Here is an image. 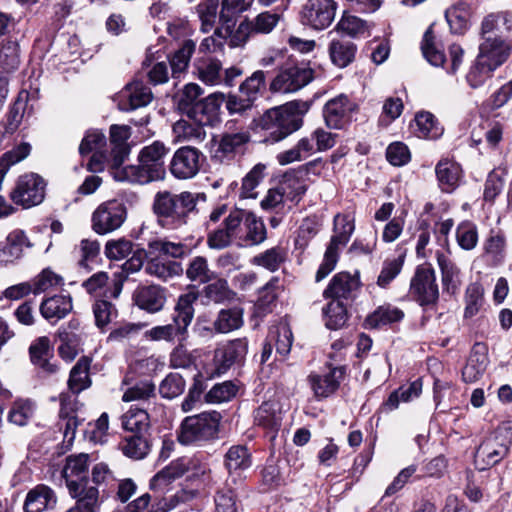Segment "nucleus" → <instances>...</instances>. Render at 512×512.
Returning <instances> with one entry per match:
<instances>
[{
    "instance_id": "obj_15",
    "label": "nucleus",
    "mask_w": 512,
    "mask_h": 512,
    "mask_svg": "<svg viewBox=\"0 0 512 512\" xmlns=\"http://www.w3.org/2000/svg\"><path fill=\"white\" fill-rule=\"evenodd\" d=\"M313 78L311 68L305 66H291L283 69L272 81L270 88L274 92H296L307 85Z\"/></svg>"
},
{
    "instance_id": "obj_20",
    "label": "nucleus",
    "mask_w": 512,
    "mask_h": 512,
    "mask_svg": "<svg viewBox=\"0 0 512 512\" xmlns=\"http://www.w3.org/2000/svg\"><path fill=\"white\" fill-rule=\"evenodd\" d=\"M354 108L355 105L345 95L329 100L323 110L326 125L333 129H341L347 123L349 114Z\"/></svg>"
},
{
    "instance_id": "obj_14",
    "label": "nucleus",
    "mask_w": 512,
    "mask_h": 512,
    "mask_svg": "<svg viewBox=\"0 0 512 512\" xmlns=\"http://www.w3.org/2000/svg\"><path fill=\"white\" fill-rule=\"evenodd\" d=\"M335 0H308L302 9L303 22L316 30H323L334 21L337 11Z\"/></svg>"
},
{
    "instance_id": "obj_54",
    "label": "nucleus",
    "mask_w": 512,
    "mask_h": 512,
    "mask_svg": "<svg viewBox=\"0 0 512 512\" xmlns=\"http://www.w3.org/2000/svg\"><path fill=\"white\" fill-rule=\"evenodd\" d=\"M195 43L192 40H186L182 46L174 53L170 60L173 77L184 72L190 62L191 56L195 51Z\"/></svg>"
},
{
    "instance_id": "obj_21",
    "label": "nucleus",
    "mask_w": 512,
    "mask_h": 512,
    "mask_svg": "<svg viewBox=\"0 0 512 512\" xmlns=\"http://www.w3.org/2000/svg\"><path fill=\"white\" fill-rule=\"evenodd\" d=\"M201 322L202 318H198L196 326L201 335L204 331L212 332L213 330L217 333L226 334L239 329L243 325V310L238 307L222 309L213 322V328L202 326Z\"/></svg>"
},
{
    "instance_id": "obj_24",
    "label": "nucleus",
    "mask_w": 512,
    "mask_h": 512,
    "mask_svg": "<svg viewBox=\"0 0 512 512\" xmlns=\"http://www.w3.org/2000/svg\"><path fill=\"white\" fill-rule=\"evenodd\" d=\"M133 301L140 309L156 313L164 307L166 297L157 285L140 286L133 293Z\"/></svg>"
},
{
    "instance_id": "obj_32",
    "label": "nucleus",
    "mask_w": 512,
    "mask_h": 512,
    "mask_svg": "<svg viewBox=\"0 0 512 512\" xmlns=\"http://www.w3.org/2000/svg\"><path fill=\"white\" fill-rule=\"evenodd\" d=\"M72 311L70 296L55 295L44 300L40 306L42 316L50 321H58Z\"/></svg>"
},
{
    "instance_id": "obj_47",
    "label": "nucleus",
    "mask_w": 512,
    "mask_h": 512,
    "mask_svg": "<svg viewBox=\"0 0 512 512\" xmlns=\"http://www.w3.org/2000/svg\"><path fill=\"white\" fill-rule=\"evenodd\" d=\"M119 446L125 456L136 460L145 458L150 452V444L142 434L125 437Z\"/></svg>"
},
{
    "instance_id": "obj_57",
    "label": "nucleus",
    "mask_w": 512,
    "mask_h": 512,
    "mask_svg": "<svg viewBox=\"0 0 512 512\" xmlns=\"http://www.w3.org/2000/svg\"><path fill=\"white\" fill-rule=\"evenodd\" d=\"M186 276L191 281L207 283L212 279L213 272L209 269L207 259L197 256L190 261L186 269Z\"/></svg>"
},
{
    "instance_id": "obj_48",
    "label": "nucleus",
    "mask_w": 512,
    "mask_h": 512,
    "mask_svg": "<svg viewBox=\"0 0 512 512\" xmlns=\"http://www.w3.org/2000/svg\"><path fill=\"white\" fill-rule=\"evenodd\" d=\"M512 17L508 12L491 13L486 16L482 22V38L496 36V32L509 31L511 28Z\"/></svg>"
},
{
    "instance_id": "obj_63",
    "label": "nucleus",
    "mask_w": 512,
    "mask_h": 512,
    "mask_svg": "<svg viewBox=\"0 0 512 512\" xmlns=\"http://www.w3.org/2000/svg\"><path fill=\"white\" fill-rule=\"evenodd\" d=\"M264 85V72L256 71L240 85V93L254 102L264 89Z\"/></svg>"
},
{
    "instance_id": "obj_33",
    "label": "nucleus",
    "mask_w": 512,
    "mask_h": 512,
    "mask_svg": "<svg viewBox=\"0 0 512 512\" xmlns=\"http://www.w3.org/2000/svg\"><path fill=\"white\" fill-rule=\"evenodd\" d=\"M195 73L206 85L217 86L222 83V63L216 58L200 59L195 62Z\"/></svg>"
},
{
    "instance_id": "obj_22",
    "label": "nucleus",
    "mask_w": 512,
    "mask_h": 512,
    "mask_svg": "<svg viewBox=\"0 0 512 512\" xmlns=\"http://www.w3.org/2000/svg\"><path fill=\"white\" fill-rule=\"evenodd\" d=\"M29 354L32 363L42 374L51 375L58 371L57 365L50 361L52 349L48 337L42 336L34 340L29 347Z\"/></svg>"
},
{
    "instance_id": "obj_10",
    "label": "nucleus",
    "mask_w": 512,
    "mask_h": 512,
    "mask_svg": "<svg viewBox=\"0 0 512 512\" xmlns=\"http://www.w3.org/2000/svg\"><path fill=\"white\" fill-rule=\"evenodd\" d=\"M45 186L44 179L38 174L26 173L16 180L10 197L15 204L30 208L42 203L45 197Z\"/></svg>"
},
{
    "instance_id": "obj_60",
    "label": "nucleus",
    "mask_w": 512,
    "mask_h": 512,
    "mask_svg": "<svg viewBox=\"0 0 512 512\" xmlns=\"http://www.w3.org/2000/svg\"><path fill=\"white\" fill-rule=\"evenodd\" d=\"M484 289L479 283H471L465 293V317L475 316L484 302Z\"/></svg>"
},
{
    "instance_id": "obj_6",
    "label": "nucleus",
    "mask_w": 512,
    "mask_h": 512,
    "mask_svg": "<svg viewBox=\"0 0 512 512\" xmlns=\"http://www.w3.org/2000/svg\"><path fill=\"white\" fill-rule=\"evenodd\" d=\"M221 421L216 411L186 417L180 427L178 441L183 445H201L217 437Z\"/></svg>"
},
{
    "instance_id": "obj_27",
    "label": "nucleus",
    "mask_w": 512,
    "mask_h": 512,
    "mask_svg": "<svg viewBox=\"0 0 512 512\" xmlns=\"http://www.w3.org/2000/svg\"><path fill=\"white\" fill-rule=\"evenodd\" d=\"M57 503L54 491L46 485H38L30 490L24 503L25 512H44L51 510Z\"/></svg>"
},
{
    "instance_id": "obj_34",
    "label": "nucleus",
    "mask_w": 512,
    "mask_h": 512,
    "mask_svg": "<svg viewBox=\"0 0 512 512\" xmlns=\"http://www.w3.org/2000/svg\"><path fill=\"white\" fill-rule=\"evenodd\" d=\"M484 350V347L480 344H476L474 346L473 352L462 371V377L465 382H475L485 372L488 364V358Z\"/></svg>"
},
{
    "instance_id": "obj_39",
    "label": "nucleus",
    "mask_w": 512,
    "mask_h": 512,
    "mask_svg": "<svg viewBox=\"0 0 512 512\" xmlns=\"http://www.w3.org/2000/svg\"><path fill=\"white\" fill-rule=\"evenodd\" d=\"M437 263L441 270L444 288L450 293H455L461 283L459 268L444 253H437Z\"/></svg>"
},
{
    "instance_id": "obj_16",
    "label": "nucleus",
    "mask_w": 512,
    "mask_h": 512,
    "mask_svg": "<svg viewBox=\"0 0 512 512\" xmlns=\"http://www.w3.org/2000/svg\"><path fill=\"white\" fill-rule=\"evenodd\" d=\"M201 152L190 146L181 147L174 153L170 171L178 179H190L200 170Z\"/></svg>"
},
{
    "instance_id": "obj_26",
    "label": "nucleus",
    "mask_w": 512,
    "mask_h": 512,
    "mask_svg": "<svg viewBox=\"0 0 512 512\" xmlns=\"http://www.w3.org/2000/svg\"><path fill=\"white\" fill-rule=\"evenodd\" d=\"M68 491L71 497L76 499V505L82 512H100L102 500L97 487L82 483L72 485Z\"/></svg>"
},
{
    "instance_id": "obj_64",
    "label": "nucleus",
    "mask_w": 512,
    "mask_h": 512,
    "mask_svg": "<svg viewBox=\"0 0 512 512\" xmlns=\"http://www.w3.org/2000/svg\"><path fill=\"white\" fill-rule=\"evenodd\" d=\"M185 381L177 373H171L165 377L159 386V392L164 398L172 399L183 393Z\"/></svg>"
},
{
    "instance_id": "obj_11",
    "label": "nucleus",
    "mask_w": 512,
    "mask_h": 512,
    "mask_svg": "<svg viewBox=\"0 0 512 512\" xmlns=\"http://www.w3.org/2000/svg\"><path fill=\"white\" fill-rule=\"evenodd\" d=\"M246 210L234 209L224 217L223 227L208 234L207 244L212 249H224L233 242L240 246L241 235L239 229L244 221Z\"/></svg>"
},
{
    "instance_id": "obj_41",
    "label": "nucleus",
    "mask_w": 512,
    "mask_h": 512,
    "mask_svg": "<svg viewBox=\"0 0 512 512\" xmlns=\"http://www.w3.org/2000/svg\"><path fill=\"white\" fill-rule=\"evenodd\" d=\"M414 122V132L419 138L437 139L443 134V128L430 112L417 113Z\"/></svg>"
},
{
    "instance_id": "obj_40",
    "label": "nucleus",
    "mask_w": 512,
    "mask_h": 512,
    "mask_svg": "<svg viewBox=\"0 0 512 512\" xmlns=\"http://www.w3.org/2000/svg\"><path fill=\"white\" fill-rule=\"evenodd\" d=\"M404 312L390 304L379 306L366 318V325L370 328H379L403 319Z\"/></svg>"
},
{
    "instance_id": "obj_30",
    "label": "nucleus",
    "mask_w": 512,
    "mask_h": 512,
    "mask_svg": "<svg viewBox=\"0 0 512 512\" xmlns=\"http://www.w3.org/2000/svg\"><path fill=\"white\" fill-rule=\"evenodd\" d=\"M245 231L241 235L240 246L249 247L262 243L266 239V227L261 218L253 212L246 211L244 217Z\"/></svg>"
},
{
    "instance_id": "obj_18",
    "label": "nucleus",
    "mask_w": 512,
    "mask_h": 512,
    "mask_svg": "<svg viewBox=\"0 0 512 512\" xmlns=\"http://www.w3.org/2000/svg\"><path fill=\"white\" fill-rule=\"evenodd\" d=\"M153 99L151 89L140 81H134L118 95V106L122 111L135 110L147 106Z\"/></svg>"
},
{
    "instance_id": "obj_12",
    "label": "nucleus",
    "mask_w": 512,
    "mask_h": 512,
    "mask_svg": "<svg viewBox=\"0 0 512 512\" xmlns=\"http://www.w3.org/2000/svg\"><path fill=\"white\" fill-rule=\"evenodd\" d=\"M410 294L422 306L437 301L439 290L435 272L430 266L417 267L410 282Z\"/></svg>"
},
{
    "instance_id": "obj_51",
    "label": "nucleus",
    "mask_w": 512,
    "mask_h": 512,
    "mask_svg": "<svg viewBox=\"0 0 512 512\" xmlns=\"http://www.w3.org/2000/svg\"><path fill=\"white\" fill-rule=\"evenodd\" d=\"M35 403L30 399H17L13 402L8 413L10 423L17 426H25L34 416Z\"/></svg>"
},
{
    "instance_id": "obj_42",
    "label": "nucleus",
    "mask_w": 512,
    "mask_h": 512,
    "mask_svg": "<svg viewBox=\"0 0 512 512\" xmlns=\"http://www.w3.org/2000/svg\"><path fill=\"white\" fill-rule=\"evenodd\" d=\"M173 133L179 142L200 143L206 138L204 125L179 120L173 125Z\"/></svg>"
},
{
    "instance_id": "obj_43",
    "label": "nucleus",
    "mask_w": 512,
    "mask_h": 512,
    "mask_svg": "<svg viewBox=\"0 0 512 512\" xmlns=\"http://www.w3.org/2000/svg\"><path fill=\"white\" fill-rule=\"evenodd\" d=\"M121 424L124 430L143 435L150 427V418L145 410L131 407L122 415Z\"/></svg>"
},
{
    "instance_id": "obj_36",
    "label": "nucleus",
    "mask_w": 512,
    "mask_h": 512,
    "mask_svg": "<svg viewBox=\"0 0 512 512\" xmlns=\"http://www.w3.org/2000/svg\"><path fill=\"white\" fill-rule=\"evenodd\" d=\"M255 423L269 429H276L281 425L282 409L279 402L270 400L264 402L255 411Z\"/></svg>"
},
{
    "instance_id": "obj_9",
    "label": "nucleus",
    "mask_w": 512,
    "mask_h": 512,
    "mask_svg": "<svg viewBox=\"0 0 512 512\" xmlns=\"http://www.w3.org/2000/svg\"><path fill=\"white\" fill-rule=\"evenodd\" d=\"M127 218L124 203L113 199L101 203L92 214V229L99 235H105L119 229Z\"/></svg>"
},
{
    "instance_id": "obj_17",
    "label": "nucleus",
    "mask_w": 512,
    "mask_h": 512,
    "mask_svg": "<svg viewBox=\"0 0 512 512\" xmlns=\"http://www.w3.org/2000/svg\"><path fill=\"white\" fill-rule=\"evenodd\" d=\"M224 101L225 95L223 93H212L196 102L192 106L189 115L196 123L213 126L220 121V110Z\"/></svg>"
},
{
    "instance_id": "obj_35",
    "label": "nucleus",
    "mask_w": 512,
    "mask_h": 512,
    "mask_svg": "<svg viewBox=\"0 0 512 512\" xmlns=\"http://www.w3.org/2000/svg\"><path fill=\"white\" fill-rule=\"evenodd\" d=\"M224 463L230 475L240 476L243 471L250 468L251 454L245 446L235 445L226 452Z\"/></svg>"
},
{
    "instance_id": "obj_61",
    "label": "nucleus",
    "mask_w": 512,
    "mask_h": 512,
    "mask_svg": "<svg viewBox=\"0 0 512 512\" xmlns=\"http://www.w3.org/2000/svg\"><path fill=\"white\" fill-rule=\"evenodd\" d=\"M278 290L279 285L277 279H272L260 290L256 303L258 313L265 314L271 310L272 305L278 297Z\"/></svg>"
},
{
    "instance_id": "obj_19",
    "label": "nucleus",
    "mask_w": 512,
    "mask_h": 512,
    "mask_svg": "<svg viewBox=\"0 0 512 512\" xmlns=\"http://www.w3.org/2000/svg\"><path fill=\"white\" fill-rule=\"evenodd\" d=\"M512 47L498 36L485 37L479 46L478 56L497 69L507 61Z\"/></svg>"
},
{
    "instance_id": "obj_56",
    "label": "nucleus",
    "mask_w": 512,
    "mask_h": 512,
    "mask_svg": "<svg viewBox=\"0 0 512 512\" xmlns=\"http://www.w3.org/2000/svg\"><path fill=\"white\" fill-rule=\"evenodd\" d=\"M421 49L424 57L431 65L438 67L444 64L445 55L436 46L435 36L433 35L432 27H429L425 32Z\"/></svg>"
},
{
    "instance_id": "obj_37",
    "label": "nucleus",
    "mask_w": 512,
    "mask_h": 512,
    "mask_svg": "<svg viewBox=\"0 0 512 512\" xmlns=\"http://www.w3.org/2000/svg\"><path fill=\"white\" fill-rule=\"evenodd\" d=\"M471 15L470 4L467 1H459L447 9L446 20L453 33H463L467 30Z\"/></svg>"
},
{
    "instance_id": "obj_38",
    "label": "nucleus",
    "mask_w": 512,
    "mask_h": 512,
    "mask_svg": "<svg viewBox=\"0 0 512 512\" xmlns=\"http://www.w3.org/2000/svg\"><path fill=\"white\" fill-rule=\"evenodd\" d=\"M355 45L346 39H332L329 45V55L334 65L339 68L348 66L354 59Z\"/></svg>"
},
{
    "instance_id": "obj_52",
    "label": "nucleus",
    "mask_w": 512,
    "mask_h": 512,
    "mask_svg": "<svg viewBox=\"0 0 512 512\" xmlns=\"http://www.w3.org/2000/svg\"><path fill=\"white\" fill-rule=\"evenodd\" d=\"M197 298L198 294L194 291H190L188 293L181 295L176 304L175 310L177 314L173 317V321L185 327L186 330L193 319V304L195 303Z\"/></svg>"
},
{
    "instance_id": "obj_13",
    "label": "nucleus",
    "mask_w": 512,
    "mask_h": 512,
    "mask_svg": "<svg viewBox=\"0 0 512 512\" xmlns=\"http://www.w3.org/2000/svg\"><path fill=\"white\" fill-rule=\"evenodd\" d=\"M248 352V342L238 338L219 345L213 356L212 376L224 374L233 364L241 362Z\"/></svg>"
},
{
    "instance_id": "obj_50",
    "label": "nucleus",
    "mask_w": 512,
    "mask_h": 512,
    "mask_svg": "<svg viewBox=\"0 0 512 512\" xmlns=\"http://www.w3.org/2000/svg\"><path fill=\"white\" fill-rule=\"evenodd\" d=\"M507 174L508 171L504 166H499L488 174L483 191L485 201L494 202L504 188Z\"/></svg>"
},
{
    "instance_id": "obj_49",
    "label": "nucleus",
    "mask_w": 512,
    "mask_h": 512,
    "mask_svg": "<svg viewBox=\"0 0 512 512\" xmlns=\"http://www.w3.org/2000/svg\"><path fill=\"white\" fill-rule=\"evenodd\" d=\"M495 70L477 55L466 74V82L472 89L480 88L492 77Z\"/></svg>"
},
{
    "instance_id": "obj_46",
    "label": "nucleus",
    "mask_w": 512,
    "mask_h": 512,
    "mask_svg": "<svg viewBox=\"0 0 512 512\" xmlns=\"http://www.w3.org/2000/svg\"><path fill=\"white\" fill-rule=\"evenodd\" d=\"M314 152V144L312 140L305 137L289 150L277 154V162L284 166L293 162L302 161Z\"/></svg>"
},
{
    "instance_id": "obj_53",
    "label": "nucleus",
    "mask_w": 512,
    "mask_h": 512,
    "mask_svg": "<svg viewBox=\"0 0 512 512\" xmlns=\"http://www.w3.org/2000/svg\"><path fill=\"white\" fill-rule=\"evenodd\" d=\"M182 474L175 461H172L168 466L161 469L156 473L150 480V488L153 491L164 493L170 487V485Z\"/></svg>"
},
{
    "instance_id": "obj_3",
    "label": "nucleus",
    "mask_w": 512,
    "mask_h": 512,
    "mask_svg": "<svg viewBox=\"0 0 512 512\" xmlns=\"http://www.w3.org/2000/svg\"><path fill=\"white\" fill-rule=\"evenodd\" d=\"M131 129L126 125H112L110 127V151H96L92 154L87 168L92 172H101L108 169L115 179V172L123 170L124 162L130 154L128 139Z\"/></svg>"
},
{
    "instance_id": "obj_23",
    "label": "nucleus",
    "mask_w": 512,
    "mask_h": 512,
    "mask_svg": "<svg viewBox=\"0 0 512 512\" xmlns=\"http://www.w3.org/2000/svg\"><path fill=\"white\" fill-rule=\"evenodd\" d=\"M360 286L359 273L339 272L333 276L329 285L324 290L326 298H348Z\"/></svg>"
},
{
    "instance_id": "obj_44",
    "label": "nucleus",
    "mask_w": 512,
    "mask_h": 512,
    "mask_svg": "<svg viewBox=\"0 0 512 512\" xmlns=\"http://www.w3.org/2000/svg\"><path fill=\"white\" fill-rule=\"evenodd\" d=\"M144 337L150 341H166L173 342L176 337L185 340L187 337V330L179 323L160 325L152 327L144 333Z\"/></svg>"
},
{
    "instance_id": "obj_59",
    "label": "nucleus",
    "mask_w": 512,
    "mask_h": 512,
    "mask_svg": "<svg viewBox=\"0 0 512 512\" xmlns=\"http://www.w3.org/2000/svg\"><path fill=\"white\" fill-rule=\"evenodd\" d=\"M326 326L329 329H339L347 321V311L342 302L338 300L331 301L324 309Z\"/></svg>"
},
{
    "instance_id": "obj_58",
    "label": "nucleus",
    "mask_w": 512,
    "mask_h": 512,
    "mask_svg": "<svg viewBox=\"0 0 512 512\" xmlns=\"http://www.w3.org/2000/svg\"><path fill=\"white\" fill-rule=\"evenodd\" d=\"M145 271L147 274L156 276L161 280H168L174 275H178L181 272L180 265L176 262H162L159 259H151L146 267Z\"/></svg>"
},
{
    "instance_id": "obj_29",
    "label": "nucleus",
    "mask_w": 512,
    "mask_h": 512,
    "mask_svg": "<svg viewBox=\"0 0 512 512\" xmlns=\"http://www.w3.org/2000/svg\"><path fill=\"white\" fill-rule=\"evenodd\" d=\"M29 246L30 243L23 231L14 230L10 232L6 238L5 246L0 248V266L19 259L24 249Z\"/></svg>"
},
{
    "instance_id": "obj_45",
    "label": "nucleus",
    "mask_w": 512,
    "mask_h": 512,
    "mask_svg": "<svg viewBox=\"0 0 512 512\" xmlns=\"http://www.w3.org/2000/svg\"><path fill=\"white\" fill-rule=\"evenodd\" d=\"M90 359L81 357L70 372L68 386L73 393H80L91 384L89 378Z\"/></svg>"
},
{
    "instance_id": "obj_31",
    "label": "nucleus",
    "mask_w": 512,
    "mask_h": 512,
    "mask_svg": "<svg viewBox=\"0 0 512 512\" xmlns=\"http://www.w3.org/2000/svg\"><path fill=\"white\" fill-rule=\"evenodd\" d=\"M344 367H333L322 376H311V387L318 397H327L332 394L339 386L340 379L343 377Z\"/></svg>"
},
{
    "instance_id": "obj_7",
    "label": "nucleus",
    "mask_w": 512,
    "mask_h": 512,
    "mask_svg": "<svg viewBox=\"0 0 512 512\" xmlns=\"http://www.w3.org/2000/svg\"><path fill=\"white\" fill-rule=\"evenodd\" d=\"M355 229L354 218L347 214L334 217L333 236L324 253L323 261L316 273V281L320 282L336 267L340 250L347 245Z\"/></svg>"
},
{
    "instance_id": "obj_2",
    "label": "nucleus",
    "mask_w": 512,
    "mask_h": 512,
    "mask_svg": "<svg viewBox=\"0 0 512 512\" xmlns=\"http://www.w3.org/2000/svg\"><path fill=\"white\" fill-rule=\"evenodd\" d=\"M168 148L160 141L142 148L139 154V165L125 166L115 172V180L145 184L160 180L165 175L164 159Z\"/></svg>"
},
{
    "instance_id": "obj_5",
    "label": "nucleus",
    "mask_w": 512,
    "mask_h": 512,
    "mask_svg": "<svg viewBox=\"0 0 512 512\" xmlns=\"http://www.w3.org/2000/svg\"><path fill=\"white\" fill-rule=\"evenodd\" d=\"M512 444V422L501 423L478 446L475 464L480 470L494 466L505 458Z\"/></svg>"
},
{
    "instance_id": "obj_1",
    "label": "nucleus",
    "mask_w": 512,
    "mask_h": 512,
    "mask_svg": "<svg viewBox=\"0 0 512 512\" xmlns=\"http://www.w3.org/2000/svg\"><path fill=\"white\" fill-rule=\"evenodd\" d=\"M200 199L205 200V195L189 191L179 194L159 191L154 196L152 208L161 225L176 229L187 223L188 215L196 209Z\"/></svg>"
},
{
    "instance_id": "obj_8",
    "label": "nucleus",
    "mask_w": 512,
    "mask_h": 512,
    "mask_svg": "<svg viewBox=\"0 0 512 512\" xmlns=\"http://www.w3.org/2000/svg\"><path fill=\"white\" fill-rule=\"evenodd\" d=\"M236 123L228 121L225 125V132L221 135L216 149L213 151L212 160L220 164H228L234 160L238 153H241L244 146L249 142L250 135L247 130L235 129Z\"/></svg>"
},
{
    "instance_id": "obj_62",
    "label": "nucleus",
    "mask_w": 512,
    "mask_h": 512,
    "mask_svg": "<svg viewBox=\"0 0 512 512\" xmlns=\"http://www.w3.org/2000/svg\"><path fill=\"white\" fill-rule=\"evenodd\" d=\"M237 392L236 386L226 381L214 385L205 395V401L210 404H219L231 400Z\"/></svg>"
},
{
    "instance_id": "obj_55",
    "label": "nucleus",
    "mask_w": 512,
    "mask_h": 512,
    "mask_svg": "<svg viewBox=\"0 0 512 512\" xmlns=\"http://www.w3.org/2000/svg\"><path fill=\"white\" fill-rule=\"evenodd\" d=\"M266 166L259 163L256 164L243 178L240 190L242 198H255L257 193L255 189L264 178Z\"/></svg>"
},
{
    "instance_id": "obj_28",
    "label": "nucleus",
    "mask_w": 512,
    "mask_h": 512,
    "mask_svg": "<svg viewBox=\"0 0 512 512\" xmlns=\"http://www.w3.org/2000/svg\"><path fill=\"white\" fill-rule=\"evenodd\" d=\"M435 173L440 189L446 193L454 191L462 178L460 165L449 159L440 160L436 165Z\"/></svg>"
},
{
    "instance_id": "obj_4",
    "label": "nucleus",
    "mask_w": 512,
    "mask_h": 512,
    "mask_svg": "<svg viewBox=\"0 0 512 512\" xmlns=\"http://www.w3.org/2000/svg\"><path fill=\"white\" fill-rule=\"evenodd\" d=\"M298 104L294 102L266 111L259 119L258 127L266 132V141L279 142L302 125L298 114Z\"/></svg>"
},
{
    "instance_id": "obj_25",
    "label": "nucleus",
    "mask_w": 512,
    "mask_h": 512,
    "mask_svg": "<svg viewBox=\"0 0 512 512\" xmlns=\"http://www.w3.org/2000/svg\"><path fill=\"white\" fill-rule=\"evenodd\" d=\"M88 459L89 455L85 453L70 455L66 458L62 475L66 481L67 488H71L72 485L88 483Z\"/></svg>"
}]
</instances>
